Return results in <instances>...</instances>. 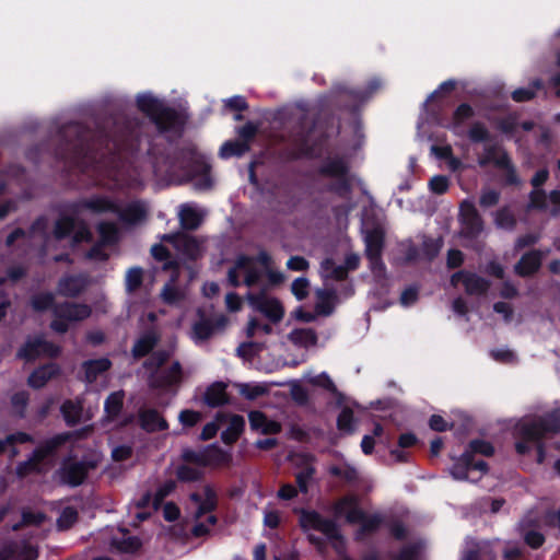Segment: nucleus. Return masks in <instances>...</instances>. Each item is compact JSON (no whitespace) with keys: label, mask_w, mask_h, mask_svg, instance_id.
I'll return each instance as SVG.
<instances>
[{"label":"nucleus","mask_w":560,"mask_h":560,"mask_svg":"<svg viewBox=\"0 0 560 560\" xmlns=\"http://www.w3.org/2000/svg\"><path fill=\"white\" fill-rule=\"evenodd\" d=\"M56 140L52 154L68 176H86L93 186L108 180L124 188L129 185L132 159L140 150L141 121L125 114L96 121L95 129L69 121L58 128Z\"/></svg>","instance_id":"1"},{"label":"nucleus","mask_w":560,"mask_h":560,"mask_svg":"<svg viewBox=\"0 0 560 560\" xmlns=\"http://www.w3.org/2000/svg\"><path fill=\"white\" fill-rule=\"evenodd\" d=\"M155 176H185L188 179L200 176L198 186L211 188V166L194 147L173 148L170 142L151 139L147 151Z\"/></svg>","instance_id":"2"},{"label":"nucleus","mask_w":560,"mask_h":560,"mask_svg":"<svg viewBox=\"0 0 560 560\" xmlns=\"http://www.w3.org/2000/svg\"><path fill=\"white\" fill-rule=\"evenodd\" d=\"M559 433L560 408L530 420L520 421L514 429L515 451L518 455H526L532 450L530 444H534L537 451V462L542 463L546 455L544 440L549 435Z\"/></svg>","instance_id":"3"},{"label":"nucleus","mask_w":560,"mask_h":560,"mask_svg":"<svg viewBox=\"0 0 560 560\" xmlns=\"http://www.w3.org/2000/svg\"><path fill=\"white\" fill-rule=\"evenodd\" d=\"M31 307L38 313L51 310L54 319L50 328L58 334H66L69 330V324L81 322L89 318L92 314L90 305L74 302H55V295L51 292H40L31 296Z\"/></svg>","instance_id":"4"},{"label":"nucleus","mask_w":560,"mask_h":560,"mask_svg":"<svg viewBox=\"0 0 560 560\" xmlns=\"http://www.w3.org/2000/svg\"><path fill=\"white\" fill-rule=\"evenodd\" d=\"M137 108L145 115L160 133L180 137L187 124V116L150 93L138 94Z\"/></svg>","instance_id":"5"},{"label":"nucleus","mask_w":560,"mask_h":560,"mask_svg":"<svg viewBox=\"0 0 560 560\" xmlns=\"http://www.w3.org/2000/svg\"><path fill=\"white\" fill-rule=\"evenodd\" d=\"M317 174L325 178L335 179L327 185V191L340 198H349L352 194L353 185L350 164L343 156L326 158L317 167Z\"/></svg>","instance_id":"6"},{"label":"nucleus","mask_w":560,"mask_h":560,"mask_svg":"<svg viewBox=\"0 0 560 560\" xmlns=\"http://www.w3.org/2000/svg\"><path fill=\"white\" fill-rule=\"evenodd\" d=\"M96 467L97 460L88 457L79 460L75 455L70 454L61 460L55 475L60 485L77 488L85 482L90 471Z\"/></svg>","instance_id":"7"},{"label":"nucleus","mask_w":560,"mask_h":560,"mask_svg":"<svg viewBox=\"0 0 560 560\" xmlns=\"http://www.w3.org/2000/svg\"><path fill=\"white\" fill-rule=\"evenodd\" d=\"M299 525L303 532L311 529L320 532L328 540H342L339 526L335 520L324 517L315 510L300 509Z\"/></svg>","instance_id":"8"},{"label":"nucleus","mask_w":560,"mask_h":560,"mask_svg":"<svg viewBox=\"0 0 560 560\" xmlns=\"http://www.w3.org/2000/svg\"><path fill=\"white\" fill-rule=\"evenodd\" d=\"M59 353V347L51 341H47L43 337H30L16 351V358L25 362H34L42 354L56 358Z\"/></svg>","instance_id":"9"},{"label":"nucleus","mask_w":560,"mask_h":560,"mask_svg":"<svg viewBox=\"0 0 560 560\" xmlns=\"http://www.w3.org/2000/svg\"><path fill=\"white\" fill-rule=\"evenodd\" d=\"M462 223L460 236L467 240H476L483 231V220L475 205L464 200L459 207Z\"/></svg>","instance_id":"10"},{"label":"nucleus","mask_w":560,"mask_h":560,"mask_svg":"<svg viewBox=\"0 0 560 560\" xmlns=\"http://www.w3.org/2000/svg\"><path fill=\"white\" fill-rule=\"evenodd\" d=\"M249 304L258 312L262 313L271 323L277 324L284 316V308L281 302L276 298H268L265 292L248 293Z\"/></svg>","instance_id":"11"},{"label":"nucleus","mask_w":560,"mask_h":560,"mask_svg":"<svg viewBox=\"0 0 560 560\" xmlns=\"http://www.w3.org/2000/svg\"><path fill=\"white\" fill-rule=\"evenodd\" d=\"M71 210L74 213L89 211L93 214H103L119 210V206L116 201L107 196L93 195L89 198H81L71 205Z\"/></svg>","instance_id":"12"},{"label":"nucleus","mask_w":560,"mask_h":560,"mask_svg":"<svg viewBox=\"0 0 560 560\" xmlns=\"http://www.w3.org/2000/svg\"><path fill=\"white\" fill-rule=\"evenodd\" d=\"M380 88L377 80H372L368 83L365 89H350L339 88L338 89V103L343 102L342 98H347L349 103L343 104V108L349 112H355L360 104L368 101Z\"/></svg>","instance_id":"13"},{"label":"nucleus","mask_w":560,"mask_h":560,"mask_svg":"<svg viewBox=\"0 0 560 560\" xmlns=\"http://www.w3.org/2000/svg\"><path fill=\"white\" fill-rule=\"evenodd\" d=\"M315 126L316 121H313L308 128H304L301 125L300 129L292 135L291 143L293 149L290 152V159H312L315 156V144L311 142V137L314 132Z\"/></svg>","instance_id":"14"},{"label":"nucleus","mask_w":560,"mask_h":560,"mask_svg":"<svg viewBox=\"0 0 560 560\" xmlns=\"http://www.w3.org/2000/svg\"><path fill=\"white\" fill-rule=\"evenodd\" d=\"M71 438V432H62L42 441L28 456V459L35 463L36 466H42L40 464L44 459L54 456Z\"/></svg>","instance_id":"15"},{"label":"nucleus","mask_w":560,"mask_h":560,"mask_svg":"<svg viewBox=\"0 0 560 560\" xmlns=\"http://www.w3.org/2000/svg\"><path fill=\"white\" fill-rule=\"evenodd\" d=\"M462 282L469 295H485L490 289V281L470 271L460 270L452 275L451 283L457 285Z\"/></svg>","instance_id":"16"},{"label":"nucleus","mask_w":560,"mask_h":560,"mask_svg":"<svg viewBox=\"0 0 560 560\" xmlns=\"http://www.w3.org/2000/svg\"><path fill=\"white\" fill-rule=\"evenodd\" d=\"M549 250L530 249L524 253L514 265V272L521 278L535 276L542 266V260Z\"/></svg>","instance_id":"17"},{"label":"nucleus","mask_w":560,"mask_h":560,"mask_svg":"<svg viewBox=\"0 0 560 560\" xmlns=\"http://www.w3.org/2000/svg\"><path fill=\"white\" fill-rule=\"evenodd\" d=\"M199 319L192 325V334L197 340H208L215 330L223 329L228 319L224 315H219L214 318L208 317L201 311L198 312Z\"/></svg>","instance_id":"18"},{"label":"nucleus","mask_w":560,"mask_h":560,"mask_svg":"<svg viewBox=\"0 0 560 560\" xmlns=\"http://www.w3.org/2000/svg\"><path fill=\"white\" fill-rule=\"evenodd\" d=\"M162 240L173 244L190 260H196L200 257V244L198 240L192 235L171 233L164 234Z\"/></svg>","instance_id":"19"},{"label":"nucleus","mask_w":560,"mask_h":560,"mask_svg":"<svg viewBox=\"0 0 560 560\" xmlns=\"http://www.w3.org/2000/svg\"><path fill=\"white\" fill-rule=\"evenodd\" d=\"M182 365L178 361L172 363V365L163 370L158 374H152L149 378V385L154 389H165L168 388L182 380Z\"/></svg>","instance_id":"20"},{"label":"nucleus","mask_w":560,"mask_h":560,"mask_svg":"<svg viewBox=\"0 0 560 560\" xmlns=\"http://www.w3.org/2000/svg\"><path fill=\"white\" fill-rule=\"evenodd\" d=\"M161 336L160 334L153 329H147L143 331L135 341L131 348V355L135 360H140L147 355H149L153 349L160 342Z\"/></svg>","instance_id":"21"},{"label":"nucleus","mask_w":560,"mask_h":560,"mask_svg":"<svg viewBox=\"0 0 560 560\" xmlns=\"http://www.w3.org/2000/svg\"><path fill=\"white\" fill-rule=\"evenodd\" d=\"M366 259L380 260L385 246V232L382 228L376 226L368 230L364 236Z\"/></svg>","instance_id":"22"},{"label":"nucleus","mask_w":560,"mask_h":560,"mask_svg":"<svg viewBox=\"0 0 560 560\" xmlns=\"http://www.w3.org/2000/svg\"><path fill=\"white\" fill-rule=\"evenodd\" d=\"M140 428L148 432H161L168 429V423L156 409H140L138 412Z\"/></svg>","instance_id":"23"},{"label":"nucleus","mask_w":560,"mask_h":560,"mask_svg":"<svg viewBox=\"0 0 560 560\" xmlns=\"http://www.w3.org/2000/svg\"><path fill=\"white\" fill-rule=\"evenodd\" d=\"M60 368L57 363L49 362L36 368L28 376L27 384L34 389L43 388L50 380L58 376Z\"/></svg>","instance_id":"24"},{"label":"nucleus","mask_w":560,"mask_h":560,"mask_svg":"<svg viewBox=\"0 0 560 560\" xmlns=\"http://www.w3.org/2000/svg\"><path fill=\"white\" fill-rule=\"evenodd\" d=\"M119 220L129 225H136L145 220L148 211L144 203L141 200H135L129 202L126 207L116 210Z\"/></svg>","instance_id":"25"},{"label":"nucleus","mask_w":560,"mask_h":560,"mask_svg":"<svg viewBox=\"0 0 560 560\" xmlns=\"http://www.w3.org/2000/svg\"><path fill=\"white\" fill-rule=\"evenodd\" d=\"M226 387L228 385L222 381L213 382L203 394V402L210 408H218L230 404Z\"/></svg>","instance_id":"26"},{"label":"nucleus","mask_w":560,"mask_h":560,"mask_svg":"<svg viewBox=\"0 0 560 560\" xmlns=\"http://www.w3.org/2000/svg\"><path fill=\"white\" fill-rule=\"evenodd\" d=\"M233 457L229 451L223 450L218 444L208 445L205 448V465L203 467L221 468L230 467Z\"/></svg>","instance_id":"27"},{"label":"nucleus","mask_w":560,"mask_h":560,"mask_svg":"<svg viewBox=\"0 0 560 560\" xmlns=\"http://www.w3.org/2000/svg\"><path fill=\"white\" fill-rule=\"evenodd\" d=\"M250 429L260 431L262 434H278L281 432V424L269 420L260 410H253L248 413Z\"/></svg>","instance_id":"28"},{"label":"nucleus","mask_w":560,"mask_h":560,"mask_svg":"<svg viewBox=\"0 0 560 560\" xmlns=\"http://www.w3.org/2000/svg\"><path fill=\"white\" fill-rule=\"evenodd\" d=\"M475 116L472 106L468 103L459 104L453 112L451 120L444 125L455 135H462L465 122Z\"/></svg>","instance_id":"29"},{"label":"nucleus","mask_w":560,"mask_h":560,"mask_svg":"<svg viewBox=\"0 0 560 560\" xmlns=\"http://www.w3.org/2000/svg\"><path fill=\"white\" fill-rule=\"evenodd\" d=\"M85 281L80 276H66L58 282V292L62 296L77 298L85 289Z\"/></svg>","instance_id":"30"},{"label":"nucleus","mask_w":560,"mask_h":560,"mask_svg":"<svg viewBox=\"0 0 560 560\" xmlns=\"http://www.w3.org/2000/svg\"><path fill=\"white\" fill-rule=\"evenodd\" d=\"M112 362L107 358L92 359L83 362L82 368L84 371V380L86 383H94L97 377L104 372L108 371Z\"/></svg>","instance_id":"31"},{"label":"nucleus","mask_w":560,"mask_h":560,"mask_svg":"<svg viewBox=\"0 0 560 560\" xmlns=\"http://www.w3.org/2000/svg\"><path fill=\"white\" fill-rule=\"evenodd\" d=\"M253 264L254 258L252 256L241 254L236 258V268L245 271L244 283L247 287L256 285L261 279V272Z\"/></svg>","instance_id":"32"},{"label":"nucleus","mask_w":560,"mask_h":560,"mask_svg":"<svg viewBox=\"0 0 560 560\" xmlns=\"http://www.w3.org/2000/svg\"><path fill=\"white\" fill-rule=\"evenodd\" d=\"M245 429V420L240 415H232L225 430L221 432V441L225 445H233Z\"/></svg>","instance_id":"33"},{"label":"nucleus","mask_w":560,"mask_h":560,"mask_svg":"<svg viewBox=\"0 0 560 560\" xmlns=\"http://www.w3.org/2000/svg\"><path fill=\"white\" fill-rule=\"evenodd\" d=\"M495 167L503 170L504 173V185L506 186H517L521 183V179L517 175L516 168L505 150H502L500 153V159L495 161Z\"/></svg>","instance_id":"34"},{"label":"nucleus","mask_w":560,"mask_h":560,"mask_svg":"<svg viewBox=\"0 0 560 560\" xmlns=\"http://www.w3.org/2000/svg\"><path fill=\"white\" fill-rule=\"evenodd\" d=\"M125 392L122 389L110 393L104 401V412L108 421L116 420L124 408Z\"/></svg>","instance_id":"35"},{"label":"nucleus","mask_w":560,"mask_h":560,"mask_svg":"<svg viewBox=\"0 0 560 560\" xmlns=\"http://www.w3.org/2000/svg\"><path fill=\"white\" fill-rule=\"evenodd\" d=\"M82 411L81 402H74L71 399H66L60 407V412L68 427H74L81 421Z\"/></svg>","instance_id":"36"},{"label":"nucleus","mask_w":560,"mask_h":560,"mask_svg":"<svg viewBox=\"0 0 560 560\" xmlns=\"http://www.w3.org/2000/svg\"><path fill=\"white\" fill-rule=\"evenodd\" d=\"M544 89V82L541 79H534L529 86L515 89L511 93V97L516 103L529 102L536 97L538 91Z\"/></svg>","instance_id":"37"},{"label":"nucleus","mask_w":560,"mask_h":560,"mask_svg":"<svg viewBox=\"0 0 560 560\" xmlns=\"http://www.w3.org/2000/svg\"><path fill=\"white\" fill-rule=\"evenodd\" d=\"M318 301L315 304L316 315L329 316L335 310L334 300L336 292L334 290H319L317 291Z\"/></svg>","instance_id":"38"},{"label":"nucleus","mask_w":560,"mask_h":560,"mask_svg":"<svg viewBox=\"0 0 560 560\" xmlns=\"http://www.w3.org/2000/svg\"><path fill=\"white\" fill-rule=\"evenodd\" d=\"M203 493L205 497L195 513L196 518H200L201 516L215 511L218 508V495L210 485L205 486Z\"/></svg>","instance_id":"39"},{"label":"nucleus","mask_w":560,"mask_h":560,"mask_svg":"<svg viewBox=\"0 0 560 560\" xmlns=\"http://www.w3.org/2000/svg\"><path fill=\"white\" fill-rule=\"evenodd\" d=\"M383 523L384 517L381 514H365L364 520L361 522L360 527L355 533V539L360 540L363 536L376 533Z\"/></svg>","instance_id":"40"},{"label":"nucleus","mask_w":560,"mask_h":560,"mask_svg":"<svg viewBox=\"0 0 560 560\" xmlns=\"http://www.w3.org/2000/svg\"><path fill=\"white\" fill-rule=\"evenodd\" d=\"M77 220L72 215H60L54 226V236L56 240L61 241L69 237L74 231Z\"/></svg>","instance_id":"41"},{"label":"nucleus","mask_w":560,"mask_h":560,"mask_svg":"<svg viewBox=\"0 0 560 560\" xmlns=\"http://www.w3.org/2000/svg\"><path fill=\"white\" fill-rule=\"evenodd\" d=\"M288 338L292 343L301 347L315 346L317 342V335L312 328H295Z\"/></svg>","instance_id":"42"},{"label":"nucleus","mask_w":560,"mask_h":560,"mask_svg":"<svg viewBox=\"0 0 560 560\" xmlns=\"http://www.w3.org/2000/svg\"><path fill=\"white\" fill-rule=\"evenodd\" d=\"M471 456L468 453H463L450 469L451 476L456 480H467L468 471L470 470Z\"/></svg>","instance_id":"43"},{"label":"nucleus","mask_w":560,"mask_h":560,"mask_svg":"<svg viewBox=\"0 0 560 560\" xmlns=\"http://www.w3.org/2000/svg\"><path fill=\"white\" fill-rule=\"evenodd\" d=\"M180 225L184 230H197L202 221L201 215L191 207H184L179 213Z\"/></svg>","instance_id":"44"},{"label":"nucleus","mask_w":560,"mask_h":560,"mask_svg":"<svg viewBox=\"0 0 560 560\" xmlns=\"http://www.w3.org/2000/svg\"><path fill=\"white\" fill-rule=\"evenodd\" d=\"M249 145L243 143L240 140H229L225 141L220 148V156L223 159H229L232 156H243L246 152H248Z\"/></svg>","instance_id":"45"},{"label":"nucleus","mask_w":560,"mask_h":560,"mask_svg":"<svg viewBox=\"0 0 560 560\" xmlns=\"http://www.w3.org/2000/svg\"><path fill=\"white\" fill-rule=\"evenodd\" d=\"M494 223L498 228L512 231L516 226V218L508 206L495 211Z\"/></svg>","instance_id":"46"},{"label":"nucleus","mask_w":560,"mask_h":560,"mask_svg":"<svg viewBox=\"0 0 560 560\" xmlns=\"http://www.w3.org/2000/svg\"><path fill=\"white\" fill-rule=\"evenodd\" d=\"M464 453H468L474 457L476 454L490 457L494 454V446L489 441L475 439L469 442Z\"/></svg>","instance_id":"47"},{"label":"nucleus","mask_w":560,"mask_h":560,"mask_svg":"<svg viewBox=\"0 0 560 560\" xmlns=\"http://www.w3.org/2000/svg\"><path fill=\"white\" fill-rule=\"evenodd\" d=\"M175 474L176 479L179 482H196L201 480L203 477V472L200 469L190 467L185 464L179 465L176 468Z\"/></svg>","instance_id":"48"},{"label":"nucleus","mask_w":560,"mask_h":560,"mask_svg":"<svg viewBox=\"0 0 560 560\" xmlns=\"http://www.w3.org/2000/svg\"><path fill=\"white\" fill-rule=\"evenodd\" d=\"M329 474L347 483H353L358 480V471L354 467L346 464L343 466L332 465L329 467Z\"/></svg>","instance_id":"49"},{"label":"nucleus","mask_w":560,"mask_h":560,"mask_svg":"<svg viewBox=\"0 0 560 560\" xmlns=\"http://www.w3.org/2000/svg\"><path fill=\"white\" fill-rule=\"evenodd\" d=\"M443 246V238H432V237H425L421 245V250L424 256V258L429 261H432L434 258L438 257Z\"/></svg>","instance_id":"50"},{"label":"nucleus","mask_w":560,"mask_h":560,"mask_svg":"<svg viewBox=\"0 0 560 560\" xmlns=\"http://www.w3.org/2000/svg\"><path fill=\"white\" fill-rule=\"evenodd\" d=\"M322 268L328 272L327 277L332 280L343 281L348 278L347 268L342 265L337 266L332 258H325L322 261Z\"/></svg>","instance_id":"51"},{"label":"nucleus","mask_w":560,"mask_h":560,"mask_svg":"<svg viewBox=\"0 0 560 560\" xmlns=\"http://www.w3.org/2000/svg\"><path fill=\"white\" fill-rule=\"evenodd\" d=\"M176 489V481L173 479L166 480L162 483L155 491L152 500V505L154 510L160 509L163 504V501L166 497H168Z\"/></svg>","instance_id":"52"},{"label":"nucleus","mask_w":560,"mask_h":560,"mask_svg":"<svg viewBox=\"0 0 560 560\" xmlns=\"http://www.w3.org/2000/svg\"><path fill=\"white\" fill-rule=\"evenodd\" d=\"M517 118L518 116L516 113H511L504 117L499 118L495 122V127L503 135L513 136L518 127Z\"/></svg>","instance_id":"53"},{"label":"nucleus","mask_w":560,"mask_h":560,"mask_svg":"<svg viewBox=\"0 0 560 560\" xmlns=\"http://www.w3.org/2000/svg\"><path fill=\"white\" fill-rule=\"evenodd\" d=\"M337 428L339 431L351 434L354 431V415L349 407H345L338 415Z\"/></svg>","instance_id":"54"},{"label":"nucleus","mask_w":560,"mask_h":560,"mask_svg":"<svg viewBox=\"0 0 560 560\" xmlns=\"http://www.w3.org/2000/svg\"><path fill=\"white\" fill-rule=\"evenodd\" d=\"M468 138L474 143H481L491 140V136L487 127L481 121H476L468 130Z\"/></svg>","instance_id":"55"},{"label":"nucleus","mask_w":560,"mask_h":560,"mask_svg":"<svg viewBox=\"0 0 560 560\" xmlns=\"http://www.w3.org/2000/svg\"><path fill=\"white\" fill-rule=\"evenodd\" d=\"M259 127L254 121H247L245 125L236 129V133L240 141L250 147L252 141L256 138Z\"/></svg>","instance_id":"56"},{"label":"nucleus","mask_w":560,"mask_h":560,"mask_svg":"<svg viewBox=\"0 0 560 560\" xmlns=\"http://www.w3.org/2000/svg\"><path fill=\"white\" fill-rule=\"evenodd\" d=\"M151 255L158 261L164 262V269L176 267V262L171 260V252L162 244H154L151 247Z\"/></svg>","instance_id":"57"},{"label":"nucleus","mask_w":560,"mask_h":560,"mask_svg":"<svg viewBox=\"0 0 560 560\" xmlns=\"http://www.w3.org/2000/svg\"><path fill=\"white\" fill-rule=\"evenodd\" d=\"M30 394L26 390H20L11 396V405L15 409V413L20 418L25 417L26 407L28 405Z\"/></svg>","instance_id":"58"},{"label":"nucleus","mask_w":560,"mask_h":560,"mask_svg":"<svg viewBox=\"0 0 560 560\" xmlns=\"http://www.w3.org/2000/svg\"><path fill=\"white\" fill-rule=\"evenodd\" d=\"M236 386L238 387V393L247 400H255L267 393V388L261 385L242 383Z\"/></svg>","instance_id":"59"},{"label":"nucleus","mask_w":560,"mask_h":560,"mask_svg":"<svg viewBox=\"0 0 560 560\" xmlns=\"http://www.w3.org/2000/svg\"><path fill=\"white\" fill-rule=\"evenodd\" d=\"M528 208L538 211H546L548 208L547 195L544 189H534L529 192Z\"/></svg>","instance_id":"60"},{"label":"nucleus","mask_w":560,"mask_h":560,"mask_svg":"<svg viewBox=\"0 0 560 560\" xmlns=\"http://www.w3.org/2000/svg\"><path fill=\"white\" fill-rule=\"evenodd\" d=\"M170 359V353L166 350L152 351L150 358L143 363L148 370H158L162 368Z\"/></svg>","instance_id":"61"},{"label":"nucleus","mask_w":560,"mask_h":560,"mask_svg":"<svg viewBox=\"0 0 560 560\" xmlns=\"http://www.w3.org/2000/svg\"><path fill=\"white\" fill-rule=\"evenodd\" d=\"M142 280H143L142 269L140 267L130 268L127 271V276H126L127 290L130 292L138 290L142 284Z\"/></svg>","instance_id":"62"},{"label":"nucleus","mask_w":560,"mask_h":560,"mask_svg":"<svg viewBox=\"0 0 560 560\" xmlns=\"http://www.w3.org/2000/svg\"><path fill=\"white\" fill-rule=\"evenodd\" d=\"M500 192L495 189L487 188L482 189L479 197V206L482 209L494 207L500 201Z\"/></svg>","instance_id":"63"},{"label":"nucleus","mask_w":560,"mask_h":560,"mask_svg":"<svg viewBox=\"0 0 560 560\" xmlns=\"http://www.w3.org/2000/svg\"><path fill=\"white\" fill-rule=\"evenodd\" d=\"M316 469L313 466H306L304 469H302L295 475L296 485L302 493H307L308 482L313 478Z\"/></svg>","instance_id":"64"}]
</instances>
